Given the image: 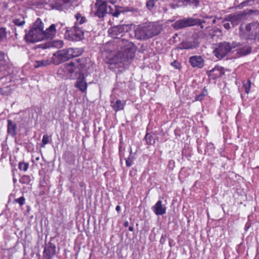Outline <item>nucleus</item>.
<instances>
[{"mask_svg":"<svg viewBox=\"0 0 259 259\" xmlns=\"http://www.w3.org/2000/svg\"><path fill=\"white\" fill-rule=\"evenodd\" d=\"M77 23L69 30V28L66 27V32L68 33L69 37L72 40L78 41L84 38V32L77 26Z\"/></svg>","mask_w":259,"mask_h":259,"instance_id":"obj_10","label":"nucleus"},{"mask_svg":"<svg viewBox=\"0 0 259 259\" xmlns=\"http://www.w3.org/2000/svg\"><path fill=\"white\" fill-rule=\"evenodd\" d=\"M121 41L122 42L120 45L124 46V50L123 52L118 53L115 57L114 60L117 59L118 60L113 62V63L127 62L135 57L136 47L134 44L128 41L126 38H122Z\"/></svg>","mask_w":259,"mask_h":259,"instance_id":"obj_3","label":"nucleus"},{"mask_svg":"<svg viewBox=\"0 0 259 259\" xmlns=\"http://www.w3.org/2000/svg\"><path fill=\"white\" fill-rule=\"evenodd\" d=\"M115 209L117 211H119L120 210V206L119 205L116 206Z\"/></svg>","mask_w":259,"mask_h":259,"instance_id":"obj_49","label":"nucleus"},{"mask_svg":"<svg viewBox=\"0 0 259 259\" xmlns=\"http://www.w3.org/2000/svg\"><path fill=\"white\" fill-rule=\"evenodd\" d=\"M199 42L196 37L193 36V41H184L181 44V49H193L198 47Z\"/></svg>","mask_w":259,"mask_h":259,"instance_id":"obj_16","label":"nucleus"},{"mask_svg":"<svg viewBox=\"0 0 259 259\" xmlns=\"http://www.w3.org/2000/svg\"><path fill=\"white\" fill-rule=\"evenodd\" d=\"M7 33L6 31V29L5 28L2 27L0 28V42H2L4 40L5 38H6Z\"/></svg>","mask_w":259,"mask_h":259,"instance_id":"obj_30","label":"nucleus"},{"mask_svg":"<svg viewBox=\"0 0 259 259\" xmlns=\"http://www.w3.org/2000/svg\"><path fill=\"white\" fill-rule=\"evenodd\" d=\"M236 49V54L240 56H244L249 55L252 52V47L247 45L240 44Z\"/></svg>","mask_w":259,"mask_h":259,"instance_id":"obj_18","label":"nucleus"},{"mask_svg":"<svg viewBox=\"0 0 259 259\" xmlns=\"http://www.w3.org/2000/svg\"><path fill=\"white\" fill-rule=\"evenodd\" d=\"M111 106L116 112L122 109L123 108V105L119 100H117L115 103L112 102Z\"/></svg>","mask_w":259,"mask_h":259,"instance_id":"obj_25","label":"nucleus"},{"mask_svg":"<svg viewBox=\"0 0 259 259\" xmlns=\"http://www.w3.org/2000/svg\"><path fill=\"white\" fill-rule=\"evenodd\" d=\"M147 144L153 145L155 143V139L150 134H147L144 138Z\"/></svg>","mask_w":259,"mask_h":259,"instance_id":"obj_26","label":"nucleus"},{"mask_svg":"<svg viewBox=\"0 0 259 259\" xmlns=\"http://www.w3.org/2000/svg\"><path fill=\"white\" fill-rule=\"evenodd\" d=\"M77 0H56L53 8L58 10L67 9L71 5V4Z\"/></svg>","mask_w":259,"mask_h":259,"instance_id":"obj_13","label":"nucleus"},{"mask_svg":"<svg viewBox=\"0 0 259 259\" xmlns=\"http://www.w3.org/2000/svg\"><path fill=\"white\" fill-rule=\"evenodd\" d=\"M68 71L70 72V73H72L73 72V69H70V68H68Z\"/></svg>","mask_w":259,"mask_h":259,"instance_id":"obj_52","label":"nucleus"},{"mask_svg":"<svg viewBox=\"0 0 259 259\" xmlns=\"http://www.w3.org/2000/svg\"><path fill=\"white\" fill-rule=\"evenodd\" d=\"M53 63L52 61L49 60H41L35 61L34 63L33 66L34 68H37L39 67H46Z\"/></svg>","mask_w":259,"mask_h":259,"instance_id":"obj_22","label":"nucleus"},{"mask_svg":"<svg viewBox=\"0 0 259 259\" xmlns=\"http://www.w3.org/2000/svg\"><path fill=\"white\" fill-rule=\"evenodd\" d=\"M171 65L174 66L176 69H180V64L177 60H175L171 62Z\"/></svg>","mask_w":259,"mask_h":259,"instance_id":"obj_43","label":"nucleus"},{"mask_svg":"<svg viewBox=\"0 0 259 259\" xmlns=\"http://www.w3.org/2000/svg\"><path fill=\"white\" fill-rule=\"evenodd\" d=\"M17 125L14 123L12 120H8V133L12 137H15L17 134Z\"/></svg>","mask_w":259,"mask_h":259,"instance_id":"obj_21","label":"nucleus"},{"mask_svg":"<svg viewBox=\"0 0 259 259\" xmlns=\"http://www.w3.org/2000/svg\"><path fill=\"white\" fill-rule=\"evenodd\" d=\"M256 13V11L251 9H246L240 12L230 14L226 17V21L231 22L233 27L239 24L243 20L246 19L251 14Z\"/></svg>","mask_w":259,"mask_h":259,"instance_id":"obj_5","label":"nucleus"},{"mask_svg":"<svg viewBox=\"0 0 259 259\" xmlns=\"http://www.w3.org/2000/svg\"><path fill=\"white\" fill-rule=\"evenodd\" d=\"M129 229V230H130V231H132H132H134V227H133V226H130V227H129V229Z\"/></svg>","mask_w":259,"mask_h":259,"instance_id":"obj_51","label":"nucleus"},{"mask_svg":"<svg viewBox=\"0 0 259 259\" xmlns=\"http://www.w3.org/2000/svg\"><path fill=\"white\" fill-rule=\"evenodd\" d=\"M5 57V54L3 51H0V60H4Z\"/></svg>","mask_w":259,"mask_h":259,"instance_id":"obj_46","label":"nucleus"},{"mask_svg":"<svg viewBox=\"0 0 259 259\" xmlns=\"http://www.w3.org/2000/svg\"><path fill=\"white\" fill-rule=\"evenodd\" d=\"M75 18L80 24H83L86 21V18L84 16H81V15L79 13L76 14Z\"/></svg>","mask_w":259,"mask_h":259,"instance_id":"obj_27","label":"nucleus"},{"mask_svg":"<svg viewBox=\"0 0 259 259\" xmlns=\"http://www.w3.org/2000/svg\"><path fill=\"white\" fill-rule=\"evenodd\" d=\"M72 49L73 50V51L74 52V53L73 54V57H75L78 55H80L82 53V51L80 49H79L77 48H76V49L72 48Z\"/></svg>","mask_w":259,"mask_h":259,"instance_id":"obj_35","label":"nucleus"},{"mask_svg":"<svg viewBox=\"0 0 259 259\" xmlns=\"http://www.w3.org/2000/svg\"><path fill=\"white\" fill-rule=\"evenodd\" d=\"M29 164L28 163H25L21 162H19L18 165V168L21 170L26 171L28 168Z\"/></svg>","mask_w":259,"mask_h":259,"instance_id":"obj_29","label":"nucleus"},{"mask_svg":"<svg viewBox=\"0 0 259 259\" xmlns=\"http://www.w3.org/2000/svg\"><path fill=\"white\" fill-rule=\"evenodd\" d=\"M6 64L5 60H0V71L6 69Z\"/></svg>","mask_w":259,"mask_h":259,"instance_id":"obj_37","label":"nucleus"},{"mask_svg":"<svg viewBox=\"0 0 259 259\" xmlns=\"http://www.w3.org/2000/svg\"><path fill=\"white\" fill-rule=\"evenodd\" d=\"M89 61V59L85 58H81L76 60V62H70L67 64V66L72 67L75 66L80 70L82 73L84 71H88L90 67V63L88 62Z\"/></svg>","mask_w":259,"mask_h":259,"instance_id":"obj_11","label":"nucleus"},{"mask_svg":"<svg viewBox=\"0 0 259 259\" xmlns=\"http://www.w3.org/2000/svg\"><path fill=\"white\" fill-rule=\"evenodd\" d=\"M97 10L95 13V15L99 18H103L106 13H111L112 8L111 6L107 7V3L105 1L101 0H97L95 4Z\"/></svg>","mask_w":259,"mask_h":259,"instance_id":"obj_9","label":"nucleus"},{"mask_svg":"<svg viewBox=\"0 0 259 259\" xmlns=\"http://www.w3.org/2000/svg\"><path fill=\"white\" fill-rule=\"evenodd\" d=\"M152 209L156 215H163L166 213V206L162 204L161 200H158Z\"/></svg>","mask_w":259,"mask_h":259,"instance_id":"obj_20","label":"nucleus"},{"mask_svg":"<svg viewBox=\"0 0 259 259\" xmlns=\"http://www.w3.org/2000/svg\"><path fill=\"white\" fill-rule=\"evenodd\" d=\"M128 225H129L128 222L127 221H126L124 223L123 225L125 227H127L128 226Z\"/></svg>","mask_w":259,"mask_h":259,"instance_id":"obj_50","label":"nucleus"},{"mask_svg":"<svg viewBox=\"0 0 259 259\" xmlns=\"http://www.w3.org/2000/svg\"><path fill=\"white\" fill-rule=\"evenodd\" d=\"M146 6L149 10H151L154 6V1L149 0L146 3Z\"/></svg>","mask_w":259,"mask_h":259,"instance_id":"obj_36","label":"nucleus"},{"mask_svg":"<svg viewBox=\"0 0 259 259\" xmlns=\"http://www.w3.org/2000/svg\"><path fill=\"white\" fill-rule=\"evenodd\" d=\"M31 29L34 30H38L39 29L40 31H45L44 30V24L40 18L37 19L31 27Z\"/></svg>","mask_w":259,"mask_h":259,"instance_id":"obj_23","label":"nucleus"},{"mask_svg":"<svg viewBox=\"0 0 259 259\" xmlns=\"http://www.w3.org/2000/svg\"><path fill=\"white\" fill-rule=\"evenodd\" d=\"M13 182L15 183L17 182V180L15 178H13Z\"/></svg>","mask_w":259,"mask_h":259,"instance_id":"obj_53","label":"nucleus"},{"mask_svg":"<svg viewBox=\"0 0 259 259\" xmlns=\"http://www.w3.org/2000/svg\"><path fill=\"white\" fill-rule=\"evenodd\" d=\"M133 163V158L131 157H128L126 159V165L127 167H130L132 165Z\"/></svg>","mask_w":259,"mask_h":259,"instance_id":"obj_44","label":"nucleus"},{"mask_svg":"<svg viewBox=\"0 0 259 259\" xmlns=\"http://www.w3.org/2000/svg\"><path fill=\"white\" fill-rule=\"evenodd\" d=\"M84 79V73L79 72L75 84V87L83 93L86 91L87 88V83Z\"/></svg>","mask_w":259,"mask_h":259,"instance_id":"obj_14","label":"nucleus"},{"mask_svg":"<svg viewBox=\"0 0 259 259\" xmlns=\"http://www.w3.org/2000/svg\"><path fill=\"white\" fill-rule=\"evenodd\" d=\"M204 20H199L193 18L181 19L177 21L172 24V27L177 30L182 29L187 27L197 25L200 26L201 28H203L202 23H205Z\"/></svg>","mask_w":259,"mask_h":259,"instance_id":"obj_6","label":"nucleus"},{"mask_svg":"<svg viewBox=\"0 0 259 259\" xmlns=\"http://www.w3.org/2000/svg\"><path fill=\"white\" fill-rule=\"evenodd\" d=\"M170 6L172 9H175V8L178 7V6H179L178 4H170Z\"/></svg>","mask_w":259,"mask_h":259,"instance_id":"obj_47","label":"nucleus"},{"mask_svg":"<svg viewBox=\"0 0 259 259\" xmlns=\"http://www.w3.org/2000/svg\"><path fill=\"white\" fill-rule=\"evenodd\" d=\"M122 13L121 9L120 10L115 9L114 12L112 11V9L111 10V13L110 14H112L113 16L118 17V16L120 14V13Z\"/></svg>","mask_w":259,"mask_h":259,"instance_id":"obj_40","label":"nucleus"},{"mask_svg":"<svg viewBox=\"0 0 259 259\" xmlns=\"http://www.w3.org/2000/svg\"><path fill=\"white\" fill-rule=\"evenodd\" d=\"M240 46L239 42H223L220 43L218 47L213 51L214 55L219 59H222L231 51L233 48H235Z\"/></svg>","mask_w":259,"mask_h":259,"instance_id":"obj_4","label":"nucleus"},{"mask_svg":"<svg viewBox=\"0 0 259 259\" xmlns=\"http://www.w3.org/2000/svg\"><path fill=\"white\" fill-rule=\"evenodd\" d=\"M250 223H247L245 225V231H247L248 228L250 227Z\"/></svg>","mask_w":259,"mask_h":259,"instance_id":"obj_48","label":"nucleus"},{"mask_svg":"<svg viewBox=\"0 0 259 259\" xmlns=\"http://www.w3.org/2000/svg\"><path fill=\"white\" fill-rule=\"evenodd\" d=\"M165 241H166L165 236L164 235H162L160 238V243L161 244H163L165 243Z\"/></svg>","mask_w":259,"mask_h":259,"instance_id":"obj_45","label":"nucleus"},{"mask_svg":"<svg viewBox=\"0 0 259 259\" xmlns=\"http://www.w3.org/2000/svg\"><path fill=\"white\" fill-rule=\"evenodd\" d=\"M246 30L248 32V35L251 39L259 40V24L251 23L245 27Z\"/></svg>","mask_w":259,"mask_h":259,"instance_id":"obj_12","label":"nucleus"},{"mask_svg":"<svg viewBox=\"0 0 259 259\" xmlns=\"http://www.w3.org/2000/svg\"><path fill=\"white\" fill-rule=\"evenodd\" d=\"M128 28V26L127 25H116L111 27L108 30V32L111 37L119 39L118 43L120 44L122 42V38H124L123 36L126 35L124 33L127 32Z\"/></svg>","mask_w":259,"mask_h":259,"instance_id":"obj_8","label":"nucleus"},{"mask_svg":"<svg viewBox=\"0 0 259 259\" xmlns=\"http://www.w3.org/2000/svg\"><path fill=\"white\" fill-rule=\"evenodd\" d=\"M49 142V137L48 135H44L42 138V147H45V145L47 144Z\"/></svg>","mask_w":259,"mask_h":259,"instance_id":"obj_38","label":"nucleus"},{"mask_svg":"<svg viewBox=\"0 0 259 259\" xmlns=\"http://www.w3.org/2000/svg\"><path fill=\"white\" fill-rule=\"evenodd\" d=\"M44 253L46 259H51L56 253L55 245L49 242L45 247Z\"/></svg>","mask_w":259,"mask_h":259,"instance_id":"obj_19","label":"nucleus"},{"mask_svg":"<svg viewBox=\"0 0 259 259\" xmlns=\"http://www.w3.org/2000/svg\"><path fill=\"white\" fill-rule=\"evenodd\" d=\"M56 33V25L52 24L45 31H40V30H33L30 29L28 32L26 33L24 38L28 42L34 43L40 41L45 38L52 39Z\"/></svg>","mask_w":259,"mask_h":259,"instance_id":"obj_1","label":"nucleus"},{"mask_svg":"<svg viewBox=\"0 0 259 259\" xmlns=\"http://www.w3.org/2000/svg\"><path fill=\"white\" fill-rule=\"evenodd\" d=\"M120 9L122 11V13L127 12H136V11H137V9H135L133 7H125L121 8Z\"/></svg>","mask_w":259,"mask_h":259,"instance_id":"obj_32","label":"nucleus"},{"mask_svg":"<svg viewBox=\"0 0 259 259\" xmlns=\"http://www.w3.org/2000/svg\"><path fill=\"white\" fill-rule=\"evenodd\" d=\"M189 63L193 67L201 68L204 65V60L200 56H194L190 58Z\"/></svg>","mask_w":259,"mask_h":259,"instance_id":"obj_17","label":"nucleus"},{"mask_svg":"<svg viewBox=\"0 0 259 259\" xmlns=\"http://www.w3.org/2000/svg\"><path fill=\"white\" fill-rule=\"evenodd\" d=\"M244 87V89H245V91L246 93H248L249 91H250V87H251V81L249 79H248L247 80V83L244 84L243 85Z\"/></svg>","mask_w":259,"mask_h":259,"instance_id":"obj_33","label":"nucleus"},{"mask_svg":"<svg viewBox=\"0 0 259 259\" xmlns=\"http://www.w3.org/2000/svg\"><path fill=\"white\" fill-rule=\"evenodd\" d=\"M253 3L252 0H246L243 2H242L240 6L242 7L247 5H251Z\"/></svg>","mask_w":259,"mask_h":259,"instance_id":"obj_39","label":"nucleus"},{"mask_svg":"<svg viewBox=\"0 0 259 259\" xmlns=\"http://www.w3.org/2000/svg\"><path fill=\"white\" fill-rule=\"evenodd\" d=\"M224 73V68L218 66H215L210 71H207L208 76L211 77L212 79L222 77Z\"/></svg>","mask_w":259,"mask_h":259,"instance_id":"obj_15","label":"nucleus"},{"mask_svg":"<svg viewBox=\"0 0 259 259\" xmlns=\"http://www.w3.org/2000/svg\"><path fill=\"white\" fill-rule=\"evenodd\" d=\"M25 199L23 196H22L18 199L14 200L15 202L18 203L20 206H22L25 203Z\"/></svg>","mask_w":259,"mask_h":259,"instance_id":"obj_34","label":"nucleus"},{"mask_svg":"<svg viewBox=\"0 0 259 259\" xmlns=\"http://www.w3.org/2000/svg\"><path fill=\"white\" fill-rule=\"evenodd\" d=\"M180 3H183L184 5L193 6L195 7H197L199 5V0H177Z\"/></svg>","mask_w":259,"mask_h":259,"instance_id":"obj_24","label":"nucleus"},{"mask_svg":"<svg viewBox=\"0 0 259 259\" xmlns=\"http://www.w3.org/2000/svg\"><path fill=\"white\" fill-rule=\"evenodd\" d=\"M31 181L30 177L29 176L24 175L20 179V182L22 184H29Z\"/></svg>","mask_w":259,"mask_h":259,"instance_id":"obj_28","label":"nucleus"},{"mask_svg":"<svg viewBox=\"0 0 259 259\" xmlns=\"http://www.w3.org/2000/svg\"><path fill=\"white\" fill-rule=\"evenodd\" d=\"M14 23L17 26H22L24 25L25 23L24 18L22 19V20H21L19 18H15L13 20Z\"/></svg>","mask_w":259,"mask_h":259,"instance_id":"obj_31","label":"nucleus"},{"mask_svg":"<svg viewBox=\"0 0 259 259\" xmlns=\"http://www.w3.org/2000/svg\"><path fill=\"white\" fill-rule=\"evenodd\" d=\"M113 0H110V2H111V3H113Z\"/></svg>","mask_w":259,"mask_h":259,"instance_id":"obj_54","label":"nucleus"},{"mask_svg":"<svg viewBox=\"0 0 259 259\" xmlns=\"http://www.w3.org/2000/svg\"><path fill=\"white\" fill-rule=\"evenodd\" d=\"M228 22L229 21H226V18L223 21V26L227 29H229L230 28H231V24H230Z\"/></svg>","mask_w":259,"mask_h":259,"instance_id":"obj_41","label":"nucleus"},{"mask_svg":"<svg viewBox=\"0 0 259 259\" xmlns=\"http://www.w3.org/2000/svg\"><path fill=\"white\" fill-rule=\"evenodd\" d=\"M205 96V94L203 92L200 94L196 96L195 100L197 101H201L203 99V98Z\"/></svg>","mask_w":259,"mask_h":259,"instance_id":"obj_42","label":"nucleus"},{"mask_svg":"<svg viewBox=\"0 0 259 259\" xmlns=\"http://www.w3.org/2000/svg\"><path fill=\"white\" fill-rule=\"evenodd\" d=\"M160 27L153 23H145L137 28L134 32L135 37L140 40L148 39L160 33Z\"/></svg>","mask_w":259,"mask_h":259,"instance_id":"obj_2","label":"nucleus"},{"mask_svg":"<svg viewBox=\"0 0 259 259\" xmlns=\"http://www.w3.org/2000/svg\"><path fill=\"white\" fill-rule=\"evenodd\" d=\"M73 53L74 52L71 48L59 50L53 54V63L55 64H59L73 58Z\"/></svg>","mask_w":259,"mask_h":259,"instance_id":"obj_7","label":"nucleus"}]
</instances>
